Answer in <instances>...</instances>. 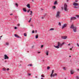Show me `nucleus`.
<instances>
[{
    "instance_id": "obj_1",
    "label": "nucleus",
    "mask_w": 79,
    "mask_h": 79,
    "mask_svg": "<svg viewBox=\"0 0 79 79\" xmlns=\"http://www.w3.org/2000/svg\"><path fill=\"white\" fill-rule=\"evenodd\" d=\"M57 44V46H54V47L58 49L60 47L61 48L63 46V44H64V43H63L62 44H61L60 42H58Z\"/></svg>"
},
{
    "instance_id": "obj_2",
    "label": "nucleus",
    "mask_w": 79,
    "mask_h": 79,
    "mask_svg": "<svg viewBox=\"0 0 79 79\" xmlns=\"http://www.w3.org/2000/svg\"><path fill=\"white\" fill-rule=\"evenodd\" d=\"M71 29H73V31L74 32H76L77 31V28L76 27L74 26V25L72 24L70 27Z\"/></svg>"
},
{
    "instance_id": "obj_3",
    "label": "nucleus",
    "mask_w": 79,
    "mask_h": 79,
    "mask_svg": "<svg viewBox=\"0 0 79 79\" xmlns=\"http://www.w3.org/2000/svg\"><path fill=\"white\" fill-rule=\"evenodd\" d=\"M67 7H68V6H67V5H66V4H64V11H67L68 10V8H67Z\"/></svg>"
},
{
    "instance_id": "obj_4",
    "label": "nucleus",
    "mask_w": 79,
    "mask_h": 79,
    "mask_svg": "<svg viewBox=\"0 0 79 79\" xmlns=\"http://www.w3.org/2000/svg\"><path fill=\"white\" fill-rule=\"evenodd\" d=\"M60 12H57L56 14V17L57 18H60Z\"/></svg>"
},
{
    "instance_id": "obj_5",
    "label": "nucleus",
    "mask_w": 79,
    "mask_h": 79,
    "mask_svg": "<svg viewBox=\"0 0 79 79\" xmlns=\"http://www.w3.org/2000/svg\"><path fill=\"white\" fill-rule=\"evenodd\" d=\"M61 38L62 39H66L67 38V36H61Z\"/></svg>"
},
{
    "instance_id": "obj_6",
    "label": "nucleus",
    "mask_w": 79,
    "mask_h": 79,
    "mask_svg": "<svg viewBox=\"0 0 79 79\" xmlns=\"http://www.w3.org/2000/svg\"><path fill=\"white\" fill-rule=\"evenodd\" d=\"M4 59H9V57H8V56L5 55H4Z\"/></svg>"
},
{
    "instance_id": "obj_7",
    "label": "nucleus",
    "mask_w": 79,
    "mask_h": 79,
    "mask_svg": "<svg viewBox=\"0 0 79 79\" xmlns=\"http://www.w3.org/2000/svg\"><path fill=\"white\" fill-rule=\"evenodd\" d=\"M71 20H75V19H76V18L75 17H72L71 18Z\"/></svg>"
},
{
    "instance_id": "obj_8",
    "label": "nucleus",
    "mask_w": 79,
    "mask_h": 79,
    "mask_svg": "<svg viewBox=\"0 0 79 79\" xmlns=\"http://www.w3.org/2000/svg\"><path fill=\"white\" fill-rule=\"evenodd\" d=\"M67 26V25L66 24H64L62 27V29H64V27H66Z\"/></svg>"
},
{
    "instance_id": "obj_9",
    "label": "nucleus",
    "mask_w": 79,
    "mask_h": 79,
    "mask_svg": "<svg viewBox=\"0 0 79 79\" xmlns=\"http://www.w3.org/2000/svg\"><path fill=\"white\" fill-rule=\"evenodd\" d=\"M73 6H77V5H78V4H77V3L74 2L73 4Z\"/></svg>"
},
{
    "instance_id": "obj_10",
    "label": "nucleus",
    "mask_w": 79,
    "mask_h": 79,
    "mask_svg": "<svg viewBox=\"0 0 79 79\" xmlns=\"http://www.w3.org/2000/svg\"><path fill=\"white\" fill-rule=\"evenodd\" d=\"M71 74H74V70H72L70 72Z\"/></svg>"
},
{
    "instance_id": "obj_11",
    "label": "nucleus",
    "mask_w": 79,
    "mask_h": 79,
    "mask_svg": "<svg viewBox=\"0 0 79 79\" xmlns=\"http://www.w3.org/2000/svg\"><path fill=\"white\" fill-rule=\"evenodd\" d=\"M54 73V70H52V72L51 74L50 75L51 77H52V74H53Z\"/></svg>"
},
{
    "instance_id": "obj_12",
    "label": "nucleus",
    "mask_w": 79,
    "mask_h": 79,
    "mask_svg": "<svg viewBox=\"0 0 79 79\" xmlns=\"http://www.w3.org/2000/svg\"><path fill=\"white\" fill-rule=\"evenodd\" d=\"M27 7H28L29 8H31V6H30V5L29 4H28L27 5Z\"/></svg>"
},
{
    "instance_id": "obj_13",
    "label": "nucleus",
    "mask_w": 79,
    "mask_h": 79,
    "mask_svg": "<svg viewBox=\"0 0 79 79\" xmlns=\"http://www.w3.org/2000/svg\"><path fill=\"white\" fill-rule=\"evenodd\" d=\"M45 53H46V55L47 56H48V51H47Z\"/></svg>"
},
{
    "instance_id": "obj_14",
    "label": "nucleus",
    "mask_w": 79,
    "mask_h": 79,
    "mask_svg": "<svg viewBox=\"0 0 79 79\" xmlns=\"http://www.w3.org/2000/svg\"><path fill=\"white\" fill-rule=\"evenodd\" d=\"M23 11H24V12H26V11H27V10L26 9V8H23Z\"/></svg>"
},
{
    "instance_id": "obj_15",
    "label": "nucleus",
    "mask_w": 79,
    "mask_h": 79,
    "mask_svg": "<svg viewBox=\"0 0 79 79\" xmlns=\"http://www.w3.org/2000/svg\"><path fill=\"white\" fill-rule=\"evenodd\" d=\"M58 4V2L57 1H55L54 3V5H57Z\"/></svg>"
},
{
    "instance_id": "obj_16",
    "label": "nucleus",
    "mask_w": 79,
    "mask_h": 79,
    "mask_svg": "<svg viewBox=\"0 0 79 79\" xmlns=\"http://www.w3.org/2000/svg\"><path fill=\"white\" fill-rule=\"evenodd\" d=\"M15 36L16 37H17V38H19V36H18V35H17L16 34H15Z\"/></svg>"
},
{
    "instance_id": "obj_17",
    "label": "nucleus",
    "mask_w": 79,
    "mask_h": 79,
    "mask_svg": "<svg viewBox=\"0 0 79 79\" xmlns=\"http://www.w3.org/2000/svg\"><path fill=\"white\" fill-rule=\"evenodd\" d=\"M31 13L30 14V15H32V10L30 11Z\"/></svg>"
},
{
    "instance_id": "obj_18",
    "label": "nucleus",
    "mask_w": 79,
    "mask_h": 79,
    "mask_svg": "<svg viewBox=\"0 0 79 79\" xmlns=\"http://www.w3.org/2000/svg\"><path fill=\"white\" fill-rule=\"evenodd\" d=\"M63 69L64 71H66V67L63 68Z\"/></svg>"
},
{
    "instance_id": "obj_19",
    "label": "nucleus",
    "mask_w": 79,
    "mask_h": 79,
    "mask_svg": "<svg viewBox=\"0 0 79 79\" xmlns=\"http://www.w3.org/2000/svg\"><path fill=\"white\" fill-rule=\"evenodd\" d=\"M15 5L16 6V7H18V4L17 3H15Z\"/></svg>"
},
{
    "instance_id": "obj_20",
    "label": "nucleus",
    "mask_w": 79,
    "mask_h": 79,
    "mask_svg": "<svg viewBox=\"0 0 79 79\" xmlns=\"http://www.w3.org/2000/svg\"><path fill=\"white\" fill-rule=\"evenodd\" d=\"M2 70L4 71H6V69L5 68H3L2 69Z\"/></svg>"
},
{
    "instance_id": "obj_21",
    "label": "nucleus",
    "mask_w": 79,
    "mask_h": 79,
    "mask_svg": "<svg viewBox=\"0 0 79 79\" xmlns=\"http://www.w3.org/2000/svg\"><path fill=\"white\" fill-rule=\"evenodd\" d=\"M54 30V29L53 28H51L49 29V31H53Z\"/></svg>"
},
{
    "instance_id": "obj_22",
    "label": "nucleus",
    "mask_w": 79,
    "mask_h": 79,
    "mask_svg": "<svg viewBox=\"0 0 79 79\" xmlns=\"http://www.w3.org/2000/svg\"><path fill=\"white\" fill-rule=\"evenodd\" d=\"M24 36H25V37H26V36H27V34H26V33H24Z\"/></svg>"
},
{
    "instance_id": "obj_23",
    "label": "nucleus",
    "mask_w": 79,
    "mask_h": 79,
    "mask_svg": "<svg viewBox=\"0 0 79 79\" xmlns=\"http://www.w3.org/2000/svg\"><path fill=\"white\" fill-rule=\"evenodd\" d=\"M38 37H39V36L38 35H37L36 36L35 38H36V39H38Z\"/></svg>"
},
{
    "instance_id": "obj_24",
    "label": "nucleus",
    "mask_w": 79,
    "mask_h": 79,
    "mask_svg": "<svg viewBox=\"0 0 79 79\" xmlns=\"http://www.w3.org/2000/svg\"><path fill=\"white\" fill-rule=\"evenodd\" d=\"M27 75L28 76H31V74L30 73H28L27 74Z\"/></svg>"
},
{
    "instance_id": "obj_25",
    "label": "nucleus",
    "mask_w": 79,
    "mask_h": 79,
    "mask_svg": "<svg viewBox=\"0 0 79 79\" xmlns=\"http://www.w3.org/2000/svg\"><path fill=\"white\" fill-rule=\"evenodd\" d=\"M27 66H32V64H30L28 65Z\"/></svg>"
},
{
    "instance_id": "obj_26",
    "label": "nucleus",
    "mask_w": 79,
    "mask_h": 79,
    "mask_svg": "<svg viewBox=\"0 0 79 79\" xmlns=\"http://www.w3.org/2000/svg\"><path fill=\"white\" fill-rule=\"evenodd\" d=\"M55 76L54 74H52V77H55Z\"/></svg>"
},
{
    "instance_id": "obj_27",
    "label": "nucleus",
    "mask_w": 79,
    "mask_h": 79,
    "mask_svg": "<svg viewBox=\"0 0 79 79\" xmlns=\"http://www.w3.org/2000/svg\"><path fill=\"white\" fill-rule=\"evenodd\" d=\"M41 77H45V76H44V75L43 74L41 75Z\"/></svg>"
},
{
    "instance_id": "obj_28",
    "label": "nucleus",
    "mask_w": 79,
    "mask_h": 79,
    "mask_svg": "<svg viewBox=\"0 0 79 79\" xmlns=\"http://www.w3.org/2000/svg\"><path fill=\"white\" fill-rule=\"evenodd\" d=\"M31 19H32V18H31L30 20L28 21L29 23H30V22H31Z\"/></svg>"
},
{
    "instance_id": "obj_29",
    "label": "nucleus",
    "mask_w": 79,
    "mask_h": 79,
    "mask_svg": "<svg viewBox=\"0 0 79 79\" xmlns=\"http://www.w3.org/2000/svg\"><path fill=\"white\" fill-rule=\"evenodd\" d=\"M6 45H9V43H8V42L6 43Z\"/></svg>"
},
{
    "instance_id": "obj_30",
    "label": "nucleus",
    "mask_w": 79,
    "mask_h": 79,
    "mask_svg": "<svg viewBox=\"0 0 79 79\" xmlns=\"http://www.w3.org/2000/svg\"><path fill=\"white\" fill-rule=\"evenodd\" d=\"M50 68V67H48L47 68V69L48 70Z\"/></svg>"
},
{
    "instance_id": "obj_31",
    "label": "nucleus",
    "mask_w": 79,
    "mask_h": 79,
    "mask_svg": "<svg viewBox=\"0 0 79 79\" xmlns=\"http://www.w3.org/2000/svg\"><path fill=\"white\" fill-rule=\"evenodd\" d=\"M31 11V10L29 9L27 11V13H29V11Z\"/></svg>"
},
{
    "instance_id": "obj_32",
    "label": "nucleus",
    "mask_w": 79,
    "mask_h": 79,
    "mask_svg": "<svg viewBox=\"0 0 79 79\" xmlns=\"http://www.w3.org/2000/svg\"><path fill=\"white\" fill-rule=\"evenodd\" d=\"M76 78L77 79H79V77L78 76L76 77Z\"/></svg>"
},
{
    "instance_id": "obj_33",
    "label": "nucleus",
    "mask_w": 79,
    "mask_h": 79,
    "mask_svg": "<svg viewBox=\"0 0 79 79\" xmlns=\"http://www.w3.org/2000/svg\"><path fill=\"white\" fill-rule=\"evenodd\" d=\"M54 74V76H57V74H56V73H55Z\"/></svg>"
},
{
    "instance_id": "obj_34",
    "label": "nucleus",
    "mask_w": 79,
    "mask_h": 79,
    "mask_svg": "<svg viewBox=\"0 0 79 79\" xmlns=\"http://www.w3.org/2000/svg\"><path fill=\"white\" fill-rule=\"evenodd\" d=\"M53 9H55V8H56V6H54L53 7Z\"/></svg>"
},
{
    "instance_id": "obj_35",
    "label": "nucleus",
    "mask_w": 79,
    "mask_h": 79,
    "mask_svg": "<svg viewBox=\"0 0 79 79\" xmlns=\"http://www.w3.org/2000/svg\"><path fill=\"white\" fill-rule=\"evenodd\" d=\"M59 26H61V23H60V22H59Z\"/></svg>"
},
{
    "instance_id": "obj_36",
    "label": "nucleus",
    "mask_w": 79,
    "mask_h": 79,
    "mask_svg": "<svg viewBox=\"0 0 79 79\" xmlns=\"http://www.w3.org/2000/svg\"><path fill=\"white\" fill-rule=\"evenodd\" d=\"M73 48V47H72V48H70L69 50H72V48Z\"/></svg>"
},
{
    "instance_id": "obj_37",
    "label": "nucleus",
    "mask_w": 79,
    "mask_h": 79,
    "mask_svg": "<svg viewBox=\"0 0 79 79\" xmlns=\"http://www.w3.org/2000/svg\"><path fill=\"white\" fill-rule=\"evenodd\" d=\"M34 31L33 30L32 31V34H34Z\"/></svg>"
},
{
    "instance_id": "obj_38",
    "label": "nucleus",
    "mask_w": 79,
    "mask_h": 79,
    "mask_svg": "<svg viewBox=\"0 0 79 79\" xmlns=\"http://www.w3.org/2000/svg\"><path fill=\"white\" fill-rule=\"evenodd\" d=\"M77 46H78V47H79V45L78 43L77 44Z\"/></svg>"
},
{
    "instance_id": "obj_39",
    "label": "nucleus",
    "mask_w": 79,
    "mask_h": 79,
    "mask_svg": "<svg viewBox=\"0 0 79 79\" xmlns=\"http://www.w3.org/2000/svg\"><path fill=\"white\" fill-rule=\"evenodd\" d=\"M67 45H68L69 46L70 45H71V44H68Z\"/></svg>"
},
{
    "instance_id": "obj_40",
    "label": "nucleus",
    "mask_w": 79,
    "mask_h": 79,
    "mask_svg": "<svg viewBox=\"0 0 79 79\" xmlns=\"http://www.w3.org/2000/svg\"><path fill=\"white\" fill-rule=\"evenodd\" d=\"M74 8H78V7H77L76 6L74 7Z\"/></svg>"
},
{
    "instance_id": "obj_41",
    "label": "nucleus",
    "mask_w": 79,
    "mask_h": 79,
    "mask_svg": "<svg viewBox=\"0 0 79 79\" xmlns=\"http://www.w3.org/2000/svg\"><path fill=\"white\" fill-rule=\"evenodd\" d=\"M44 47V45H42L41 46V48H42Z\"/></svg>"
},
{
    "instance_id": "obj_42",
    "label": "nucleus",
    "mask_w": 79,
    "mask_h": 79,
    "mask_svg": "<svg viewBox=\"0 0 79 79\" xmlns=\"http://www.w3.org/2000/svg\"><path fill=\"white\" fill-rule=\"evenodd\" d=\"M15 29H17V27H15Z\"/></svg>"
},
{
    "instance_id": "obj_43",
    "label": "nucleus",
    "mask_w": 79,
    "mask_h": 79,
    "mask_svg": "<svg viewBox=\"0 0 79 79\" xmlns=\"http://www.w3.org/2000/svg\"><path fill=\"white\" fill-rule=\"evenodd\" d=\"M9 70H10L9 68H8L7 69V71H9Z\"/></svg>"
},
{
    "instance_id": "obj_44",
    "label": "nucleus",
    "mask_w": 79,
    "mask_h": 79,
    "mask_svg": "<svg viewBox=\"0 0 79 79\" xmlns=\"http://www.w3.org/2000/svg\"><path fill=\"white\" fill-rule=\"evenodd\" d=\"M77 18H79V15H77Z\"/></svg>"
},
{
    "instance_id": "obj_45",
    "label": "nucleus",
    "mask_w": 79,
    "mask_h": 79,
    "mask_svg": "<svg viewBox=\"0 0 79 79\" xmlns=\"http://www.w3.org/2000/svg\"><path fill=\"white\" fill-rule=\"evenodd\" d=\"M78 1L77 0H75V2H77Z\"/></svg>"
},
{
    "instance_id": "obj_46",
    "label": "nucleus",
    "mask_w": 79,
    "mask_h": 79,
    "mask_svg": "<svg viewBox=\"0 0 79 79\" xmlns=\"http://www.w3.org/2000/svg\"><path fill=\"white\" fill-rule=\"evenodd\" d=\"M18 26H20V24H18Z\"/></svg>"
},
{
    "instance_id": "obj_47",
    "label": "nucleus",
    "mask_w": 79,
    "mask_h": 79,
    "mask_svg": "<svg viewBox=\"0 0 79 79\" xmlns=\"http://www.w3.org/2000/svg\"><path fill=\"white\" fill-rule=\"evenodd\" d=\"M34 46H33L32 47V48H34Z\"/></svg>"
},
{
    "instance_id": "obj_48",
    "label": "nucleus",
    "mask_w": 79,
    "mask_h": 79,
    "mask_svg": "<svg viewBox=\"0 0 79 79\" xmlns=\"http://www.w3.org/2000/svg\"><path fill=\"white\" fill-rule=\"evenodd\" d=\"M41 19H44V17H42Z\"/></svg>"
},
{
    "instance_id": "obj_49",
    "label": "nucleus",
    "mask_w": 79,
    "mask_h": 79,
    "mask_svg": "<svg viewBox=\"0 0 79 79\" xmlns=\"http://www.w3.org/2000/svg\"><path fill=\"white\" fill-rule=\"evenodd\" d=\"M10 15H13V14H10Z\"/></svg>"
},
{
    "instance_id": "obj_50",
    "label": "nucleus",
    "mask_w": 79,
    "mask_h": 79,
    "mask_svg": "<svg viewBox=\"0 0 79 79\" xmlns=\"http://www.w3.org/2000/svg\"><path fill=\"white\" fill-rule=\"evenodd\" d=\"M35 77L36 78H37V76H35Z\"/></svg>"
},
{
    "instance_id": "obj_51",
    "label": "nucleus",
    "mask_w": 79,
    "mask_h": 79,
    "mask_svg": "<svg viewBox=\"0 0 79 79\" xmlns=\"http://www.w3.org/2000/svg\"><path fill=\"white\" fill-rule=\"evenodd\" d=\"M40 53V52H38V53Z\"/></svg>"
},
{
    "instance_id": "obj_52",
    "label": "nucleus",
    "mask_w": 79,
    "mask_h": 79,
    "mask_svg": "<svg viewBox=\"0 0 79 79\" xmlns=\"http://www.w3.org/2000/svg\"><path fill=\"white\" fill-rule=\"evenodd\" d=\"M77 71H79V69H77Z\"/></svg>"
},
{
    "instance_id": "obj_53",
    "label": "nucleus",
    "mask_w": 79,
    "mask_h": 79,
    "mask_svg": "<svg viewBox=\"0 0 79 79\" xmlns=\"http://www.w3.org/2000/svg\"><path fill=\"white\" fill-rule=\"evenodd\" d=\"M35 32L36 33L37 32V30H35Z\"/></svg>"
},
{
    "instance_id": "obj_54",
    "label": "nucleus",
    "mask_w": 79,
    "mask_h": 79,
    "mask_svg": "<svg viewBox=\"0 0 79 79\" xmlns=\"http://www.w3.org/2000/svg\"><path fill=\"white\" fill-rule=\"evenodd\" d=\"M69 56V57H71V56Z\"/></svg>"
},
{
    "instance_id": "obj_55",
    "label": "nucleus",
    "mask_w": 79,
    "mask_h": 79,
    "mask_svg": "<svg viewBox=\"0 0 79 79\" xmlns=\"http://www.w3.org/2000/svg\"><path fill=\"white\" fill-rule=\"evenodd\" d=\"M41 79H44V78L42 77V78H41Z\"/></svg>"
},
{
    "instance_id": "obj_56",
    "label": "nucleus",
    "mask_w": 79,
    "mask_h": 79,
    "mask_svg": "<svg viewBox=\"0 0 79 79\" xmlns=\"http://www.w3.org/2000/svg\"><path fill=\"white\" fill-rule=\"evenodd\" d=\"M69 1V0H67V2H68Z\"/></svg>"
},
{
    "instance_id": "obj_57",
    "label": "nucleus",
    "mask_w": 79,
    "mask_h": 79,
    "mask_svg": "<svg viewBox=\"0 0 79 79\" xmlns=\"http://www.w3.org/2000/svg\"><path fill=\"white\" fill-rule=\"evenodd\" d=\"M32 1L33 2H34V0H32Z\"/></svg>"
},
{
    "instance_id": "obj_58",
    "label": "nucleus",
    "mask_w": 79,
    "mask_h": 79,
    "mask_svg": "<svg viewBox=\"0 0 79 79\" xmlns=\"http://www.w3.org/2000/svg\"><path fill=\"white\" fill-rule=\"evenodd\" d=\"M0 37H2V36H0Z\"/></svg>"
},
{
    "instance_id": "obj_59",
    "label": "nucleus",
    "mask_w": 79,
    "mask_h": 79,
    "mask_svg": "<svg viewBox=\"0 0 79 79\" xmlns=\"http://www.w3.org/2000/svg\"><path fill=\"white\" fill-rule=\"evenodd\" d=\"M43 61H44V60H43Z\"/></svg>"
},
{
    "instance_id": "obj_60",
    "label": "nucleus",
    "mask_w": 79,
    "mask_h": 79,
    "mask_svg": "<svg viewBox=\"0 0 79 79\" xmlns=\"http://www.w3.org/2000/svg\"><path fill=\"white\" fill-rule=\"evenodd\" d=\"M41 10H43V9H41Z\"/></svg>"
},
{
    "instance_id": "obj_61",
    "label": "nucleus",
    "mask_w": 79,
    "mask_h": 79,
    "mask_svg": "<svg viewBox=\"0 0 79 79\" xmlns=\"http://www.w3.org/2000/svg\"><path fill=\"white\" fill-rule=\"evenodd\" d=\"M1 39V38H0V40Z\"/></svg>"
},
{
    "instance_id": "obj_62",
    "label": "nucleus",
    "mask_w": 79,
    "mask_h": 79,
    "mask_svg": "<svg viewBox=\"0 0 79 79\" xmlns=\"http://www.w3.org/2000/svg\"><path fill=\"white\" fill-rule=\"evenodd\" d=\"M70 61H71V60Z\"/></svg>"
}]
</instances>
